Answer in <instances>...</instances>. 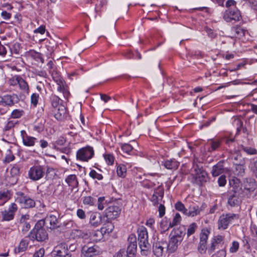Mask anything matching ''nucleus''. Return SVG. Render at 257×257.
I'll return each mask as SVG.
<instances>
[{
	"label": "nucleus",
	"instance_id": "1",
	"mask_svg": "<svg viewBox=\"0 0 257 257\" xmlns=\"http://www.w3.org/2000/svg\"><path fill=\"white\" fill-rule=\"evenodd\" d=\"M184 233L180 228L174 229L170 234L169 242L167 243L168 252H174L178 248V245L183 239Z\"/></svg>",
	"mask_w": 257,
	"mask_h": 257
},
{
	"label": "nucleus",
	"instance_id": "2",
	"mask_svg": "<svg viewBox=\"0 0 257 257\" xmlns=\"http://www.w3.org/2000/svg\"><path fill=\"white\" fill-rule=\"evenodd\" d=\"M139 245L142 254L146 255L149 252L151 245L148 241V233L147 228L141 226L138 229Z\"/></svg>",
	"mask_w": 257,
	"mask_h": 257
},
{
	"label": "nucleus",
	"instance_id": "3",
	"mask_svg": "<svg viewBox=\"0 0 257 257\" xmlns=\"http://www.w3.org/2000/svg\"><path fill=\"white\" fill-rule=\"evenodd\" d=\"M191 176L193 179V182L199 186L203 185L209 180L207 173L197 165L194 167V173H192Z\"/></svg>",
	"mask_w": 257,
	"mask_h": 257
},
{
	"label": "nucleus",
	"instance_id": "4",
	"mask_svg": "<svg viewBox=\"0 0 257 257\" xmlns=\"http://www.w3.org/2000/svg\"><path fill=\"white\" fill-rule=\"evenodd\" d=\"M239 216L237 214L227 213L221 215L218 220V229L219 230H225L227 228L228 225L231 223L233 220L238 219Z\"/></svg>",
	"mask_w": 257,
	"mask_h": 257
},
{
	"label": "nucleus",
	"instance_id": "5",
	"mask_svg": "<svg viewBox=\"0 0 257 257\" xmlns=\"http://www.w3.org/2000/svg\"><path fill=\"white\" fill-rule=\"evenodd\" d=\"M45 173L44 166L41 165H35L31 167L28 171V176L29 179L36 181L42 178Z\"/></svg>",
	"mask_w": 257,
	"mask_h": 257
},
{
	"label": "nucleus",
	"instance_id": "6",
	"mask_svg": "<svg viewBox=\"0 0 257 257\" xmlns=\"http://www.w3.org/2000/svg\"><path fill=\"white\" fill-rule=\"evenodd\" d=\"M94 155L93 148L89 146L80 149L76 153L77 158L82 161L87 162Z\"/></svg>",
	"mask_w": 257,
	"mask_h": 257
},
{
	"label": "nucleus",
	"instance_id": "7",
	"mask_svg": "<svg viewBox=\"0 0 257 257\" xmlns=\"http://www.w3.org/2000/svg\"><path fill=\"white\" fill-rule=\"evenodd\" d=\"M31 236L38 241H44L47 238L48 234L45 229L41 226V222H38L32 231Z\"/></svg>",
	"mask_w": 257,
	"mask_h": 257
},
{
	"label": "nucleus",
	"instance_id": "8",
	"mask_svg": "<svg viewBox=\"0 0 257 257\" xmlns=\"http://www.w3.org/2000/svg\"><path fill=\"white\" fill-rule=\"evenodd\" d=\"M16 201L21 205L26 208H32L35 206V201L29 196L25 195L22 192L17 193V197Z\"/></svg>",
	"mask_w": 257,
	"mask_h": 257
},
{
	"label": "nucleus",
	"instance_id": "9",
	"mask_svg": "<svg viewBox=\"0 0 257 257\" xmlns=\"http://www.w3.org/2000/svg\"><path fill=\"white\" fill-rule=\"evenodd\" d=\"M18 209L17 205L14 202L12 203L8 209H5L1 212L2 221H9L13 220Z\"/></svg>",
	"mask_w": 257,
	"mask_h": 257
},
{
	"label": "nucleus",
	"instance_id": "10",
	"mask_svg": "<svg viewBox=\"0 0 257 257\" xmlns=\"http://www.w3.org/2000/svg\"><path fill=\"white\" fill-rule=\"evenodd\" d=\"M241 18L240 13L237 9L226 10L223 15V19L227 22H230L232 21H239Z\"/></svg>",
	"mask_w": 257,
	"mask_h": 257
},
{
	"label": "nucleus",
	"instance_id": "11",
	"mask_svg": "<svg viewBox=\"0 0 257 257\" xmlns=\"http://www.w3.org/2000/svg\"><path fill=\"white\" fill-rule=\"evenodd\" d=\"M54 257H71L67 245L65 243H61L57 245L52 251Z\"/></svg>",
	"mask_w": 257,
	"mask_h": 257
},
{
	"label": "nucleus",
	"instance_id": "12",
	"mask_svg": "<svg viewBox=\"0 0 257 257\" xmlns=\"http://www.w3.org/2000/svg\"><path fill=\"white\" fill-rule=\"evenodd\" d=\"M153 250L156 256H162L165 253L168 252L167 242L166 241H158L154 243Z\"/></svg>",
	"mask_w": 257,
	"mask_h": 257
},
{
	"label": "nucleus",
	"instance_id": "13",
	"mask_svg": "<svg viewBox=\"0 0 257 257\" xmlns=\"http://www.w3.org/2000/svg\"><path fill=\"white\" fill-rule=\"evenodd\" d=\"M121 209L117 205H111L105 210V216L108 220L116 218L120 214Z\"/></svg>",
	"mask_w": 257,
	"mask_h": 257
},
{
	"label": "nucleus",
	"instance_id": "14",
	"mask_svg": "<svg viewBox=\"0 0 257 257\" xmlns=\"http://www.w3.org/2000/svg\"><path fill=\"white\" fill-rule=\"evenodd\" d=\"M82 253L85 257H92L99 253L97 245L90 246L89 244L84 245L82 248Z\"/></svg>",
	"mask_w": 257,
	"mask_h": 257
},
{
	"label": "nucleus",
	"instance_id": "15",
	"mask_svg": "<svg viewBox=\"0 0 257 257\" xmlns=\"http://www.w3.org/2000/svg\"><path fill=\"white\" fill-rule=\"evenodd\" d=\"M50 100L52 106L53 108L60 111V116H61L62 114L64 113L65 111L64 106L61 105L62 100L55 94L51 95Z\"/></svg>",
	"mask_w": 257,
	"mask_h": 257
},
{
	"label": "nucleus",
	"instance_id": "16",
	"mask_svg": "<svg viewBox=\"0 0 257 257\" xmlns=\"http://www.w3.org/2000/svg\"><path fill=\"white\" fill-rule=\"evenodd\" d=\"M44 223L50 229H55L59 226L56 216L53 214L48 215L45 218Z\"/></svg>",
	"mask_w": 257,
	"mask_h": 257
},
{
	"label": "nucleus",
	"instance_id": "17",
	"mask_svg": "<svg viewBox=\"0 0 257 257\" xmlns=\"http://www.w3.org/2000/svg\"><path fill=\"white\" fill-rule=\"evenodd\" d=\"M206 207L205 204H202L201 207H199L198 205H190L188 209H187L186 215L191 217L197 216L204 210Z\"/></svg>",
	"mask_w": 257,
	"mask_h": 257
},
{
	"label": "nucleus",
	"instance_id": "18",
	"mask_svg": "<svg viewBox=\"0 0 257 257\" xmlns=\"http://www.w3.org/2000/svg\"><path fill=\"white\" fill-rule=\"evenodd\" d=\"M21 135L22 138L23 144L25 146L28 147L34 146L36 138L28 136L24 130L21 131Z\"/></svg>",
	"mask_w": 257,
	"mask_h": 257
},
{
	"label": "nucleus",
	"instance_id": "19",
	"mask_svg": "<svg viewBox=\"0 0 257 257\" xmlns=\"http://www.w3.org/2000/svg\"><path fill=\"white\" fill-rule=\"evenodd\" d=\"M89 223L91 225L97 227L102 223V216L97 212H92L90 215Z\"/></svg>",
	"mask_w": 257,
	"mask_h": 257
},
{
	"label": "nucleus",
	"instance_id": "20",
	"mask_svg": "<svg viewBox=\"0 0 257 257\" xmlns=\"http://www.w3.org/2000/svg\"><path fill=\"white\" fill-rule=\"evenodd\" d=\"M57 84L58 85V91L62 93L64 97L68 99L70 95V93L69 90V87L64 80L60 81V83H58Z\"/></svg>",
	"mask_w": 257,
	"mask_h": 257
},
{
	"label": "nucleus",
	"instance_id": "21",
	"mask_svg": "<svg viewBox=\"0 0 257 257\" xmlns=\"http://www.w3.org/2000/svg\"><path fill=\"white\" fill-rule=\"evenodd\" d=\"M12 193L9 190L0 191V206L4 205L12 197Z\"/></svg>",
	"mask_w": 257,
	"mask_h": 257
},
{
	"label": "nucleus",
	"instance_id": "22",
	"mask_svg": "<svg viewBox=\"0 0 257 257\" xmlns=\"http://www.w3.org/2000/svg\"><path fill=\"white\" fill-rule=\"evenodd\" d=\"M163 165L169 170H176L179 165V163L175 159L167 160L162 162Z\"/></svg>",
	"mask_w": 257,
	"mask_h": 257
},
{
	"label": "nucleus",
	"instance_id": "23",
	"mask_svg": "<svg viewBox=\"0 0 257 257\" xmlns=\"http://www.w3.org/2000/svg\"><path fill=\"white\" fill-rule=\"evenodd\" d=\"M65 182L72 188H77L78 186L77 177L74 174L68 176L65 179Z\"/></svg>",
	"mask_w": 257,
	"mask_h": 257
},
{
	"label": "nucleus",
	"instance_id": "24",
	"mask_svg": "<svg viewBox=\"0 0 257 257\" xmlns=\"http://www.w3.org/2000/svg\"><path fill=\"white\" fill-rule=\"evenodd\" d=\"M223 164V162H219L216 165L213 166L211 174L213 177L218 176L223 173L224 166Z\"/></svg>",
	"mask_w": 257,
	"mask_h": 257
},
{
	"label": "nucleus",
	"instance_id": "25",
	"mask_svg": "<svg viewBox=\"0 0 257 257\" xmlns=\"http://www.w3.org/2000/svg\"><path fill=\"white\" fill-rule=\"evenodd\" d=\"M170 228H172L171 222L167 218H164L160 223V230L162 233L168 231Z\"/></svg>",
	"mask_w": 257,
	"mask_h": 257
},
{
	"label": "nucleus",
	"instance_id": "26",
	"mask_svg": "<svg viewBox=\"0 0 257 257\" xmlns=\"http://www.w3.org/2000/svg\"><path fill=\"white\" fill-rule=\"evenodd\" d=\"M232 32L234 34L236 37L240 38L243 37L247 32L246 30L239 26L233 27L231 29Z\"/></svg>",
	"mask_w": 257,
	"mask_h": 257
},
{
	"label": "nucleus",
	"instance_id": "27",
	"mask_svg": "<svg viewBox=\"0 0 257 257\" xmlns=\"http://www.w3.org/2000/svg\"><path fill=\"white\" fill-rule=\"evenodd\" d=\"M28 244L29 241L27 239H22L18 246L15 248V253H20L25 251L28 247Z\"/></svg>",
	"mask_w": 257,
	"mask_h": 257
},
{
	"label": "nucleus",
	"instance_id": "28",
	"mask_svg": "<svg viewBox=\"0 0 257 257\" xmlns=\"http://www.w3.org/2000/svg\"><path fill=\"white\" fill-rule=\"evenodd\" d=\"M100 229L104 234H109L113 231L114 225L111 222L108 221L104 223Z\"/></svg>",
	"mask_w": 257,
	"mask_h": 257
},
{
	"label": "nucleus",
	"instance_id": "29",
	"mask_svg": "<svg viewBox=\"0 0 257 257\" xmlns=\"http://www.w3.org/2000/svg\"><path fill=\"white\" fill-rule=\"evenodd\" d=\"M19 86L21 90L25 93H29V87L28 83L22 77H20Z\"/></svg>",
	"mask_w": 257,
	"mask_h": 257
},
{
	"label": "nucleus",
	"instance_id": "30",
	"mask_svg": "<svg viewBox=\"0 0 257 257\" xmlns=\"http://www.w3.org/2000/svg\"><path fill=\"white\" fill-rule=\"evenodd\" d=\"M15 95H6L2 98V102L6 105L12 106L14 104Z\"/></svg>",
	"mask_w": 257,
	"mask_h": 257
},
{
	"label": "nucleus",
	"instance_id": "31",
	"mask_svg": "<svg viewBox=\"0 0 257 257\" xmlns=\"http://www.w3.org/2000/svg\"><path fill=\"white\" fill-rule=\"evenodd\" d=\"M137 245L128 244L126 250V255L128 257H134L137 251Z\"/></svg>",
	"mask_w": 257,
	"mask_h": 257
},
{
	"label": "nucleus",
	"instance_id": "32",
	"mask_svg": "<svg viewBox=\"0 0 257 257\" xmlns=\"http://www.w3.org/2000/svg\"><path fill=\"white\" fill-rule=\"evenodd\" d=\"M117 174L119 177L124 178L126 173V168L124 165L119 164L116 168Z\"/></svg>",
	"mask_w": 257,
	"mask_h": 257
},
{
	"label": "nucleus",
	"instance_id": "33",
	"mask_svg": "<svg viewBox=\"0 0 257 257\" xmlns=\"http://www.w3.org/2000/svg\"><path fill=\"white\" fill-rule=\"evenodd\" d=\"M175 207L176 210L182 212L185 215L187 213V209L185 208L184 205L181 201L177 202L175 204Z\"/></svg>",
	"mask_w": 257,
	"mask_h": 257
},
{
	"label": "nucleus",
	"instance_id": "34",
	"mask_svg": "<svg viewBox=\"0 0 257 257\" xmlns=\"http://www.w3.org/2000/svg\"><path fill=\"white\" fill-rule=\"evenodd\" d=\"M104 159L106 164L108 165H112L114 161V156L110 154H106L103 155Z\"/></svg>",
	"mask_w": 257,
	"mask_h": 257
},
{
	"label": "nucleus",
	"instance_id": "35",
	"mask_svg": "<svg viewBox=\"0 0 257 257\" xmlns=\"http://www.w3.org/2000/svg\"><path fill=\"white\" fill-rule=\"evenodd\" d=\"M228 203L231 206H234L239 203L237 197L234 194L231 195L228 199Z\"/></svg>",
	"mask_w": 257,
	"mask_h": 257
},
{
	"label": "nucleus",
	"instance_id": "36",
	"mask_svg": "<svg viewBox=\"0 0 257 257\" xmlns=\"http://www.w3.org/2000/svg\"><path fill=\"white\" fill-rule=\"evenodd\" d=\"M238 182V181L237 179H232L231 181H229V184L232 187V191L234 192V193H236L238 191L239 188V185Z\"/></svg>",
	"mask_w": 257,
	"mask_h": 257
},
{
	"label": "nucleus",
	"instance_id": "37",
	"mask_svg": "<svg viewBox=\"0 0 257 257\" xmlns=\"http://www.w3.org/2000/svg\"><path fill=\"white\" fill-rule=\"evenodd\" d=\"M121 148L123 152L130 154L131 152L133 150V146L129 144H123L121 145Z\"/></svg>",
	"mask_w": 257,
	"mask_h": 257
},
{
	"label": "nucleus",
	"instance_id": "38",
	"mask_svg": "<svg viewBox=\"0 0 257 257\" xmlns=\"http://www.w3.org/2000/svg\"><path fill=\"white\" fill-rule=\"evenodd\" d=\"M181 220V217L179 213H177L174 216L172 222H171V225L172 227L178 225L179 224Z\"/></svg>",
	"mask_w": 257,
	"mask_h": 257
},
{
	"label": "nucleus",
	"instance_id": "39",
	"mask_svg": "<svg viewBox=\"0 0 257 257\" xmlns=\"http://www.w3.org/2000/svg\"><path fill=\"white\" fill-rule=\"evenodd\" d=\"M104 233L102 232L101 229L100 230H96L94 233H93L92 236L93 237V240L95 241H97L98 240H100L103 235Z\"/></svg>",
	"mask_w": 257,
	"mask_h": 257
},
{
	"label": "nucleus",
	"instance_id": "40",
	"mask_svg": "<svg viewBox=\"0 0 257 257\" xmlns=\"http://www.w3.org/2000/svg\"><path fill=\"white\" fill-rule=\"evenodd\" d=\"M66 142V140L63 137H60L58 138L57 140L53 143V148L56 149L57 146H63Z\"/></svg>",
	"mask_w": 257,
	"mask_h": 257
},
{
	"label": "nucleus",
	"instance_id": "41",
	"mask_svg": "<svg viewBox=\"0 0 257 257\" xmlns=\"http://www.w3.org/2000/svg\"><path fill=\"white\" fill-rule=\"evenodd\" d=\"M197 225L196 223H191L188 227L187 229V236H189L194 233Z\"/></svg>",
	"mask_w": 257,
	"mask_h": 257
},
{
	"label": "nucleus",
	"instance_id": "42",
	"mask_svg": "<svg viewBox=\"0 0 257 257\" xmlns=\"http://www.w3.org/2000/svg\"><path fill=\"white\" fill-rule=\"evenodd\" d=\"M52 76L54 81L57 84L60 83V81H63L64 79L60 76V75L56 71H53L52 73Z\"/></svg>",
	"mask_w": 257,
	"mask_h": 257
},
{
	"label": "nucleus",
	"instance_id": "43",
	"mask_svg": "<svg viewBox=\"0 0 257 257\" xmlns=\"http://www.w3.org/2000/svg\"><path fill=\"white\" fill-rule=\"evenodd\" d=\"M23 113L24 111L22 110L15 109L12 111L11 116L14 118H19L23 115Z\"/></svg>",
	"mask_w": 257,
	"mask_h": 257
},
{
	"label": "nucleus",
	"instance_id": "44",
	"mask_svg": "<svg viewBox=\"0 0 257 257\" xmlns=\"http://www.w3.org/2000/svg\"><path fill=\"white\" fill-rule=\"evenodd\" d=\"M20 167L15 164L14 165L11 169L10 173L12 176H16L20 174Z\"/></svg>",
	"mask_w": 257,
	"mask_h": 257
},
{
	"label": "nucleus",
	"instance_id": "45",
	"mask_svg": "<svg viewBox=\"0 0 257 257\" xmlns=\"http://www.w3.org/2000/svg\"><path fill=\"white\" fill-rule=\"evenodd\" d=\"M20 77L21 76L19 75H15L13 76L9 80V84L14 86L19 84Z\"/></svg>",
	"mask_w": 257,
	"mask_h": 257
},
{
	"label": "nucleus",
	"instance_id": "46",
	"mask_svg": "<svg viewBox=\"0 0 257 257\" xmlns=\"http://www.w3.org/2000/svg\"><path fill=\"white\" fill-rule=\"evenodd\" d=\"M106 204V202L105 201V198L104 197H99L98 199V209L100 210H103Z\"/></svg>",
	"mask_w": 257,
	"mask_h": 257
},
{
	"label": "nucleus",
	"instance_id": "47",
	"mask_svg": "<svg viewBox=\"0 0 257 257\" xmlns=\"http://www.w3.org/2000/svg\"><path fill=\"white\" fill-rule=\"evenodd\" d=\"M95 202V199L91 196H86L84 198L83 203L85 205L90 206L93 205Z\"/></svg>",
	"mask_w": 257,
	"mask_h": 257
},
{
	"label": "nucleus",
	"instance_id": "48",
	"mask_svg": "<svg viewBox=\"0 0 257 257\" xmlns=\"http://www.w3.org/2000/svg\"><path fill=\"white\" fill-rule=\"evenodd\" d=\"M39 98V95L38 93H34L31 96V103L34 106H36L38 103V99Z\"/></svg>",
	"mask_w": 257,
	"mask_h": 257
},
{
	"label": "nucleus",
	"instance_id": "49",
	"mask_svg": "<svg viewBox=\"0 0 257 257\" xmlns=\"http://www.w3.org/2000/svg\"><path fill=\"white\" fill-rule=\"evenodd\" d=\"M89 176L93 179H96L98 180H101L103 178L101 174H98L95 170H92L89 173Z\"/></svg>",
	"mask_w": 257,
	"mask_h": 257
},
{
	"label": "nucleus",
	"instance_id": "50",
	"mask_svg": "<svg viewBox=\"0 0 257 257\" xmlns=\"http://www.w3.org/2000/svg\"><path fill=\"white\" fill-rule=\"evenodd\" d=\"M239 248V243L237 241H233L232 245L229 248V251L231 253L236 252Z\"/></svg>",
	"mask_w": 257,
	"mask_h": 257
},
{
	"label": "nucleus",
	"instance_id": "51",
	"mask_svg": "<svg viewBox=\"0 0 257 257\" xmlns=\"http://www.w3.org/2000/svg\"><path fill=\"white\" fill-rule=\"evenodd\" d=\"M221 144V142L220 141H213L211 143V151H213L218 149Z\"/></svg>",
	"mask_w": 257,
	"mask_h": 257
},
{
	"label": "nucleus",
	"instance_id": "52",
	"mask_svg": "<svg viewBox=\"0 0 257 257\" xmlns=\"http://www.w3.org/2000/svg\"><path fill=\"white\" fill-rule=\"evenodd\" d=\"M17 123L16 121L14 120H9L7 122V123L5 126L4 130L6 131H9L12 128L14 127L15 125Z\"/></svg>",
	"mask_w": 257,
	"mask_h": 257
},
{
	"label": "nucleus",
	"instance_id": "53",
	"mask_svg": "<svg viewBox=\"0 0 257 257\" xmlns=\"http://www.w3.org/2000/svg\"><path fill=\"white\" fill-rule=\"evenodd\" d=\"M242 150L249 155H254L256 154V150L252 148L243 147L242 148Z\"/></svg>",
	"mask_w": 257,
	"mask_h": 257
},
{
	"label": "nucleus",
	"instance_id": "54",
	"mask_svg": "<svg viewBox=\"0 0 257 257\" xmlns=\"http://www.w3.org/2000/svg\"><path fill=\"white\" fill-rule=\"evenodd\" d=\"M218 183L220 187H223L226 184V177L225 175H221L218 179Z\"/></svg>",
	"mask_w": 257,
	"mask_h": 257
},
{
	"label": "nucleus",
	"instance_id": "55",
	"mask_svg": "<svg viewBox=\"0 0 257 257\" xmlns=\"http://www.w3.org/2000/svg\"><path fill=\"white\" fill-rule=\"evenodd\" d=\"M29 219V215L28 214L23 215L20 220V225L24 227L27 221Z\"/></svg>",
	"mask_w": 257,
	"mask_h": 257
},
{
	"label": "nucleus",
	"instance_id": "56",
	"mask_svg": "<svg viewBox=\"0 0 257 257\" xmlns=\"http://www.w3.org/2000/svg\"><path fill=\"white\" fill-rule=\"evenodd\" d=\"M198 250L201 253H203L206 250V242H204L203 241H200L199 244L198 246Z\"/></svg>",
	"mask_w": 257,
	"mask_h": 257
},
{
	"label": "nucleus",
	"instance_id": "57",
	"mask_svg": "<svg viewBox=\"0 0 257 257\" xmlns=\"http://www.w3.org/2000/svg\"><path fill=\"white\" fill-rule=\"evenodd\" d=\"M45 254V250L43 248H40L38 250L36 251L33 257H43Z\"/></svg>",
	"mask_w": 257,
	"mask_h": 257
},
{
	"label": "nucleus",
	"instance_id": "58",
	"mask_svg": "<svg viewBox=\"0 0 257 257\" xmlns=\"http://www.w3.org/2000/svg\"><path fill=\"white\" fill-rule=\"evenodd\" d=\"M159 215L160 217H162L165 214L166 208L164 205L160 204L159 208Z\"/></svg>",
	"mask_w": 257,
	"mask_h": 257
},
{
	"label": "nucleus",
	"instance_id": "59",
	"mask_svg": "<svg viewBox=\"0 0 257 257\" xmlns=\"http://www.w3.org/2000/svg\"><path fill=\"white\" fill-rule=\"evenodd\" d=\"M128 244H135V245H137L136 237L134 234H132L129 236L128 237Z\"/></svg>",
	"mask_w": 257,
	"mask_h": 257
},
{
	"label": "nucleus",
	"instance_id": "60",
	"mask_svg": "<svg viewBox=\"0 0 257 257\" xmlns=\"http://www.w3.org/2000/svg\"><path fill=\"white\" fill-rule=\"evenodd\" d=\"M77 216L81 219H84L86 217L84 211L81 209H78L77 211Z\"/></svg>",
	"mask_w": 257,
	"mask_h": 257
},
{
	"label": "nucleus",
	"instance_id": "61",
	"mask_svg": "<svg viewBox=\"0 0 257 257\" xmlns=\"http://www.w3.org/2000/svg\"><path fill=\"white\" fill-rule=\"evenodd\" d=\"M7 53L6 48L2 44L0 41V56L5 57Z\"/></svg>",
	"mask_w": 257,
	"mask_h": 257
},
{
	"label": "nucleus",
	"instance_id": "62",
	"mask_svg": "<svg viewBox=\"0 0 257 257\" xmlns=\"http://www.w3.org/2000/svg\"><path fill=\"white\" fill-rule=\"evenodd\" d=\"M45 26L44 25L40 26L38 28L35 29L34 31L35 33H40L44 34L45 32Z\"/></svg>",
	"mask_w": 257,
	"mask_h": 257
},
{
	"label": "nucleus",
	"instance_id": "63",
	"mask_svg": "<svg viewBox=\"0 0 257 257\" xmlns=\"http://www.w3.org/2000/svg\"><path fill=\"white\" fill-rule=\"evenodd\" d=\"M226 251L224 249H221L219 250L215 254L212 256V257H225Z\"/></svg>",
	"mask_w": 257,
	"mask_h": 257
},
{
	"label": "nucleus",
	"instance_id": "64",
	"mask_svg": "<svg viewBox=\"0 0 257 257\" xmlns=\"http://www.w3.org/2000/svg\"><path fill=\"white\" fill-rule=\"evenodd\" d=\"M250 231L252 235L254 237L257 235V227L255 225L251 224L250 225Z\"/></svg>",
	"mask_w": 257,
	"mask_h": 257
}]
</instances>
